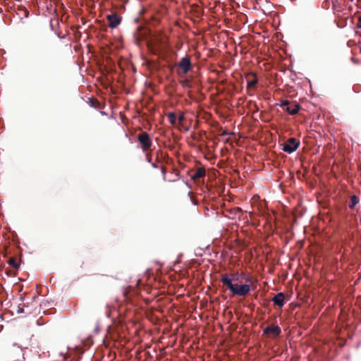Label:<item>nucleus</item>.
Returning a JSON list of instances; mask_svg holds the SVG:
<instances>
[{"instance_id":"nucleus-22","label":"nucleus","mask_w":361,"mask_h":361,"mask_svg":"<svg viewBox=\"0 0 361 361\" xmlns=\"http://www.w3.org/2000/svg\"><path fill=\"white\" fill-rule=\"evenodd\" d=\"M17 312H18V313H20V312H23V308L18 307V309Z\"/></svg>"},{"instance_id":"nucleus-4","label":"nucleus","mask_w":361,"mask_h":361,"mask_svg":"<svg viewBox=\"0 0 361 361\" xmlns=\"http://www.w3.org/2000/svg\"><path fill=\"white\" fill-rule=\"evenodd\" d=\"M300 146V141L294 137L289 138L283 145V150L289 154L295 152Z\"/></svg>"},{"instance_id":"nucleus-20","label":"nucleus","mask_w":361,"mask_h":361,"mask_svg":"<svg viewBox=\"0 0 361 361\" xmlns=\"http://www.w3.org/2000/svg\"><path fill=\"white\" fill-rule=\"evenodd\" d=\"M157 163H158V162H157V161H156V162H154V163H152V167H154V168H158Z\"/></svg>"},{"instance_id":"nucleus-7","label":"nucleus","mask_w":361,"mask_h":361,"mask_svg":"<svg viewBox=\"0 0 361 361\" xmlns=\"http://www.w3.org/2000/svg\"><path fill=\"white\" fill-rule=\"evenodd\" d=\"M245 78L247 80V88L248 90L255 87L258 81L255 73H249L246 75Z\"/></svg>"},{"instance_id":"nucleus-19","label":"nucleus","mask_w":361,"mask_h":361,"mask_svg":"<svg viewBox=\"0 0 361 361\" xmlns=\"http://www.w3.org/2000/svg\"><path fill=\"white\" fill-rule=\"evenodd\" d=\"M183 86H189V81L188 80L183 81Z\"/></svg>"},{"instance_id":"nucleus-1","label":"nucleus","mask_w":361,"mask_h":361,"mask_svg":"<svg viewBox=\"0 0 361 361\" xmlns=\"http://www.w3.org/2000/svg\"><path fill=\"white\" fill-rule=\"evenodd\" d=\"M240 274L238 272L223 274L221 275L220 281L223 286L226 287L233 295L245 297L249 294L251 288L249 284H233V281H238Z\"/></svg>"},{"instance_id":"nucleus-10","label":"nucleus","mask_w":361,"mask_h":361,"mask_svg":"<svg viewBox=\"0 0 361 361\" xmlns=\"http://www.w3.org/2000/svg\"><path fill=\"white\" fill-rule=\"evenodd\" d=\"M204 176H205V169L202 167L197 169L191 174V178L194 180H197V179L203 178Z\"/></svg>"},{"instance_id":"nucleus-16","label":"nucleus","mask_w":361,"mask_h":361,"mask_svg":"<svg viewBox=\"0 0 361 361\" xmlns=\"http://www.w3.org/2000/svg\"><path fill=\"white\" fill-rule=\"evenodd\" d=\"M146 158H147V160L148 162L151 163L152 162V154L151 153H147L146 154Z\"/></svg>"},{"instance_id":"nucleus-21","label":"nucleus","mask_w":361,"mask_h":361,"mask_svg":"<svg viewBox=\"0 0 361 361\" xmlns=\"http://www.w3.org/2000/svg\"><path fill=\"white\" fill-rule=\"evenodd\" d=\"M251 281H252V278H250V277H247V278L245 279V281H246V282H250Z\"/></svg>"},{"instance_id":"nucleus-9","label":"nucleus","mask_w":361,"mask_h":361,"mask_svg":"<svg viewBox=\"0 0 361 361\" xmlns=\"http://www.w3.org/2000/svg\"><path fill=\"white\" fill-rule=\"evenodd\" d=\"M264 334H272L274 336H277L281 333V329L278 326H269L263 331Z\"/></svg>"},{"instance_id":"nucleus-23","label":"nucleus","mask_w":361,"mask_h":361,"mask_svg":"<svg viewBox=\"0 0 361 361\" xmlns=\"http://www.w3.org/2000/svg\"><path fill=\"white\" fill-rule=\"evenodd\" d=\"M359 21L361 22V18H359ZM358 27L361 28V23H359Z\"/></svg>"},{"instance_id":"nucleus-12","label":"nucleus","mask_w":361,"mask_h":361,"mask_svg":"<svg viewBox=\"0 0 361 361\" xmlns=\"http://www.w3.org/2000/svg\"><path fill=\"white\" fill-rule=\"evenodd\" d=\"M88 103H89L90 106L92 107H94L95 109L100 108V104H99V101L95 98H90Z\"/></svg>"},{"instance_id":"nucleus-14","label":"nucleus","mask_w":361,"mask_h":361,"mask_svg":"<svg viewBox=\"0 0 361 361\" xmlns=\"http://www.w3.org/2000/svg\"><path fill=\"white\" fill-rule=\"evenodd\" d=\"M169 122L172 125H175L176 123V115L174 112H170L167 115Z\"/></svg>"},{"instance_id":"nucleus-13","label":"nucleus","mask_w":361,"mask_h":361,"mask_svg":"<svg viewBox=\"0 0 361 361\" xmlns=\"http://www.w3.org/2000/svg\"><path fill=\"white\" fill-rule=\"evenodd\" d=\"M8 264L15 268L18 269L20 267V264L16 261V259L15 257H11L8 261Z\"/></svg>"},{"instance_id":"nucleus-5","label":"nucleus","mask_w":361,"mask_h":361,"mask_svg":"<svg viewBox=\"0 0 361 361\" xmlns=\"http://www.w3.org/2000/svg\"><path fill=\"white\" fill-rule=\"evenodd\" d=\"M178 68H180L182 72L186 74L188 71H190L192 68V64L190 61V59L189 56H185L180 59V61L177 64Z\"/></svg>"},{"instance_id":"nucleus-18","label":"nucleus","mask_w":361,"mask_h":361,"mask_svg":"<svg viewBox=\"0 0 361 361\" xmlns=\"http://www.w3.org/2000/svg\"><path fill=\"white\" fill-rule=\"evenodd\" d=\"M6 274L9 276H13L16 275V274L13 273L12 271H6Z\"/></svg>"},{"instance_id":"nucleus-8","label":"nucleus","mask_w":361,"mask_h":361,"mask_svg":"<svg viewBox=\"0 0 361 361\" xmlns=\"http://www.w3.org/2000/svg\"><path fill=\"white\" fill-rule=\"evenodd\" d=\"M272 301L276 305L281 307L285 303V295L283 293H279L272 298Z\"/></svg>"},{"instance_id":"nucleus-6","label":"nucleus","mask_w":361,"mask_h":361,"mask_svg":"<svg viewBox=\"0 0 361 361\" xmlns=\"http://www.w3.org/2000/svg\"><path fill=\"white\" fill-rule=\"evenodd\" d=\"M106 19L111 28H116L121 22V17L116 13L108 15Z\"/></svg>"},{"instance_id":"nucleus-11","label":"nucleus","mask_w":361,"mask_h":361,"mask_svg":"<svg viewBox=\"0 0 361 361\" xmlns=\"http://www.w3.org/2000/svg\"><path fill=\"white\" fill-rule=\"evenodd\" d=\"M359 197L356 195H352L349 203V207L353 209L359 203Z\"/></svg>"},{"instance_id":"nucleus-3","label":"nucleus","mask_w":361,"mask_h":361,"mask_svg":"<svg viewBox=\"0 0 361 361\" xmlns=\"http://www.w3.org/2000/svg\"><path fill=\"white\" fill-rule=\"evenodd\" d=\"M283 108V111H286L290 115L297 114L300 109V106L295 103L291 102L288 100H283L279 104Z\"/></svg>"},{"instance_id":"nucleus-2","label":"nucleus","mask_w":361,"mask_h":361,"mask_svg":"<svg viewBox=\"0 0 361 361\" xmlns=\"http://www.w3.org/2000/svg\"><path fill=\"white\" fill-rule=\"evenodd\" d=\"M137 139L143 152H147L149 149H150L152 145V141L149 135L147 132H140L139 134H137Z\"/></svg>"},{"instance_id":"nucleus-17","label":"nucleus","mask_w":361,"mask_h":361,"mask_svg":"<svg viewBox=\"0 0 361 361\" xmlns=\"http://www.w3.org/2000/svg\"><path fill=\"white\" fill-rule=\"evenodd\" d=\"M178 122H179L180 123H181L185 120V116H184V115H183V114H180V115L178 116Z\"/></svg>"},{"instance_id":"nucleus-24","label":"nucleus","mask_w":361,"mask_h":361,"mask_svg":"<svg viewBox=\"0 0 361 361\" xmlns=\"http://www.w3.org/2000/svg\"><path fill=\"white\" fill-rule=\"evenodd\" d=\"M162 173H165V169L164 167H161Z\"/></svg>"},{"instance_id":"nucleus-15","label":"nucleus","mask_w":361,"mask_h":361,"mask_svg":"<svg viewBox=\"0 0 361 361\" xmlns=\"http://www.w3.org/2000/svg\"><path fill=\"white\" fill-rule=\"evenodd\" d=\"M164 157V154L161 150L157 152L156 161L160 162V159Z\"/></svg>"}]
</instances>
